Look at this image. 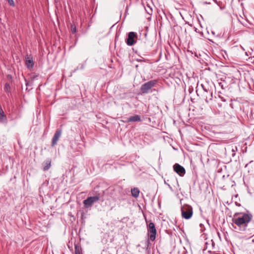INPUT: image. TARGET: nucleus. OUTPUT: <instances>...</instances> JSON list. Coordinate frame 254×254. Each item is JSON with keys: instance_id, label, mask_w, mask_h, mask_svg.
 Instances as JSON below:
<instances>
[{"instance_id": "nucleus-1", "label": "nucleus", "mask_w": 254, "mask_h": 254, "mask_svg": "<svg viewBox=\"0 0 254 254\" xmlns=\"http://www.w3.org/2000/svg\"><path fill=\"white\" fill-rule=\"evenodd\" d=\"M253 218V215L249 212H237L233 215L232 222L240 228H244V230L248 226Z\"/></svg>"}, {"instance_id": "nucleus-2", "label": "nucleus", "mask_w": 254, "mask_h": 254, "mask_svg": "<svg viewBox=\"0 0 254 254\" xmlns=\"http://www.w3.org/2000/svg\"><path fill=\"white\" fill-rule=\"evenodd\" d=\"M182 216L186 219L190 218L192 215V208L189 205H184L182 208Z\"/></svg>"}, {"instance_id": "nucleus-3", "label": "nucleus", "mask_w": 254, "mask_h": 254, "mask_svg": "<svg viewBox=\"0 0 254 254\" xmlns=\"http://www.w3.org/2000/svg\"><path fill=\"white\" fill-rule=\"evenodd\" d=\"M156 80H152L143 84L140 88L141 92L143 94H147L149 92L150 89L157 83Z\"/></svg>"}, {"instance_id": "nucleus-4", "label": "nucleus", "mask_w": 254, "mask_h": 254, "mask_svg": "<svg viewBox=\"0 0 254 254\" xmlns=\"http://www.w3.org/2000/svg\"><path fill=\"white\" fill-rule=\"evenodd\" d=\"M147 231L149 240L151 241H154L156 238V229L153 222H150L147 224Z\"/></svg>"}, {"instance_id": "nucleus-5", "label": "nucleus", "mask_w": 254, "mask_h": 254, "mask_svg": "<svg viewBox=\"0 0 254 254\" xmlns=\"http://www.w3.org/2000/svg\"><path fill=\"white\" fill-rule=\"evenodd\" d=\"M137 35L134 32H130L128 33L127 37L126 39V43L128 46H132L135 44Z\"/></svg>"}, {"instance_id": "nucleus-6", "label": "nucleus", "mask_w": 254, "mask_h": 254, "mask_svg": "<svg viewBox=\"0 0 254 254\" xmlns=\"http://www.w3.org/2000/svg\"><path fill=\"white\" fill-rule=\"evenodd\" d=\"M99 199V197L94 196L88 197L83 201V204L86 208H88L92 206L93 203L97 201Z\"/></svg>"}, {"instance_id": "nucleus-7", "label": "nucleus", "mask_w": 254, "mask_h": 254, "mask_svg": "<svg viewBox=\"0 0 254 254\" xmlns=\"http://www.w3.org/2000/svg\"><path fill=\"white\" fill-rule=\"evenodd\" d=\"M62 134V130L61 129H57L55 133L54 136L52 140L51 146L52 147H54L57 144V142L59 140L60 137H61Z\"/></svg>"}, {"instance_id": "nucleus-8", "label": "nucleus", "mask_w": 254, "mask_h": 254, "mask_svg": "<svg viewBox=\"0 0 254 254\" xmlns=\"http://www.w3.org/2000/svg\"><path fill=\"white\" fill-rule=\"evenodd\" d=\"M174 170L180 176H183L186 173L185 168L179 164H175L174 165Z\"/></svg>"}, {"instance_id": "nucleus-9", "label": "nucleus", "mask_w": 254, "mask_h": 254, "mask_svg": "<svg viewBox=\"0 0 254 254\" xmlns=\"http://www.w3.org/2000/svg\"><path fill=\"white\" fill-rule=\"evenodd\" d=\"M25 58V64L26 66L29 69L32 68L34 65L32 57L31 56V55H27Z\"/></svg>"}, {"instance_id": "nucleus-10", "label": "nucleus", "mask_w": 254, "mask_h": 254, "mask_svg": "<svg viewBox=\"0 0 254 254\" xmlns=\"http://www.w3.org/2000/svg\"><path fill=\"white\" fill-rule=\"evenodd\" d=\"M51 160L49 159L47 160L45 162L43 163V170L44 171L48 170L51 166Z\"/></svg>"}, {"instance_id": "nucleus-11", "label": "nucleus", "mask_w": 254, "mask_h": 254, "mask_svg": "<svg viewBox=\"0 0 254 254\" xmlns=\"http://www.w3.org/2000/svg\"><path fill=\"white\" fill-rule=\"evenodd\" d=\"M141 121L140 116L136 115L129 117L127 119V122H140Z\"/></svg>"}, {"instance_id": "nucleus-12", "label": "nucleus", "mask_w": 254, "mask_h": 254, "mask_svg": "<svg viewBox=\"0 0 254 254\" xmlns=\"http://www.w3.org/2000/svg\"><path fill=\"white\" fill-rule=\"evenodd\" d=\"M131 195L135 198H137L139 196V190L137 188H134L131 190Z\"/></svg>"}, {"instance_id": "nucleus-13", "label": "nucleus", "mask_w": 254, "mask_h": 254, "mask_svg": "<svg viewBox=\"0 0 254 254\" xmlns=\"http://www.w3.org/2000/svg\"><path fill=\"white\" fill-rule=\"evenodd\" d=\"M6 120V116L4 115V113L2 110V109L0 108V121L4 122Z\"/></svg>"}, {"instance_id": "nucleus-14", "label": "nucleus", "mask_w": 254, "mask_h": 254, "mask_svg": "<svg viewBox=\"0 0 254 254\" xmlns=\"http://www.w3.org/2000/svg\"><path fill=\"white\" fill-rule=\"evenodd\" d=\"M10 85L9 83H6L4 86V90L5 92L9 93L10 92Z\"/></svg>"}, {"instance_id": "nucleus-15", "label": "nucleus", "mask_w": 254, "mask_h": 254, "mask_svg": "<svg viewBox=\"0 0 254 254\" xmlns=\"http://www.w3.org/2000/svg\"><path fill=\"white\" fill-rule=\"evenodd\" d=\"M70 30L72 34H74L76 32V26L74 24H70Z\"/></svg>"}, {"instance_id": "nucleus-16", "label": "nucleus", "mask_w": 254, "mask_h": 254, "mask_svg": "<svg viewBox=\"0 0 254 254\" xmlns=\"http://www.w3.org/2000/svg\"><path fill=\"white\" fill-rule=\"evenodd\" d=\"M74 248H75V254H79V248L78 247V244H75Z\"/></svg>"}, {"instance_id": "nucleus-17", "label": "nucleus", "mask_w": 254, "mask_h": 254, "mask_svg": "<svg viewBox=\"0 0 254 254\" xmlns=\"http://www.w3.org/2000/svg\"><path fill=\"white\" fill-rule=\"evenodd\" d=\"M145 10L149 15H151L152 14V9L149 6H147V8H145Z\"/></svg>"}, {"instance_id": "nucleus-18", "label": "nucleus", "mask_w": 254, "mask_h": 254, "mask_svg": "<svg viewBox=\"0 0 254 254\" xmlns=\"http://www.w3.org/2000/svg\"><path fill=\"white\" fill-rule=\"evenodd\" d=\"M7 1H8L10 5L14 6V3L13 0H7Z\"/></svg>"}, {"instance_id": "nucleus-19", "label": "nucleus", "mask_w": 254, "mask_h": 254, "mask_svg": "<svg viewBox=\"0 0 254 254\" xmlns=\"http://www.w3.org/2000/svg\"><path fill=\"white\" fill-rule=\"evenodd\" d=\"M201 86L202 87V88H203V90H204L205 92H207V91H208V90H207V89L205 88L204 87V86H203V85H201Z\"/></svg>"}, {"instance_id": "nucleus-20", "label": "nucleus", "mask_w": 254, "mask_h": 254, "mask_svg": "<svg viewBox=\"0 0 254 254\" xmlns=\"http://www.w3.org/2000/svg\"><path fill=\"white\" fill-rule=\"evenodd\" d=\"M7 77H8V78H12V76H11V75H7Z\"/></svg>"}, {"instance_id": "nucleus-21", "label": "nucleus", "mask_w": 254, "mask_h": 254, "mask_svg": "<svg viewBox=\"0 0 254 254\" xmlns=\"http://www.w3.org/2000/svg\"><path fill=\"white\" fill-rule=\"evenodd\" d=\"M149 244V241H147V247H148Z\"/></svg>"}, {"instance_id": "nucleus-22", "label": "nucleus", "mask_w": 254, "mask_h": 254, "mask_svg": "<svg viewBox=\"0 0 254 254\" xmlns=\"http://www.w3.org/2000/svg\"><path fill=\"white\" fill-rule=\"evenodd\" d=\"M26 86H28V82H27V83H26Z\"/></svg>"}]
</instances>
